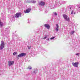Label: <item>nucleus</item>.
Segmentation results:
<instances>
[{"label": "nucleus", "instance_id": "obj_1", "mask_svg": "<svg viewBox=\"0 0 80 80\" xmlns=\"http://www.w3.org/2000/svg\"><path fill=\"white\" fill-rule=\"evenodd\" d=\"M5 47V42L4 41H1V44L0 46V49L2 50Z\"/></svg>", "mask_w": 80, "mask_h": 80}, {"label": "nucleus", "instance_id": "obj_2", "mask_svg": "<svg viewBox=\"0 0 80 80\" xmlns=\"http://www.w3.org/2000/svg\"><path fill=\"white\" fill-rule=\"evenodd\" d=\"M27 55V54L26 53H22L21 54H19L18 55V57H25Z\"/></svg>", "mask_w": 80, "mask_h": 80}, {"label": "nucleus", "instance_id": "obj_3", "mask_svg": "<svg viewBox=\"0 0 80 80\" xmlns=\"http://www.w3.org/2000/svg\"><path fill=\"white\" fill-rule=\"evenodd\" d=\"M14 61H9L8 62V65L9 67H10V66H12L14 64Z\"/></svg>", "mask_w": 80, "mask_h": 80}, {"label": "nucleus", "instance_id": "obj_4", "mask_svg": "<svg viewBox=\"0 0 80 80\" xmlns=\"http://www.w3.org/2000/svg\"><path fill=\"white\" fill-rule=\"evenodd\" d=\"M22 15V13L21 12H17L15 14L16 18H18L20 17Z\"/></svg>", "mask_w": 80, "mask_h": 80}, {"label": "nucleus", "instance_id": "obj_5", "mask_svg": "<svg viewBox=\"0 0 80 80\" xmlns=\"http://www.w3.org/2000/svg\"><path fill=\"white\" fill-rule=\"evenodd\" d=\"M72 65L75 67H78V64H79L78 62H75L74 63L73 62H72Z\"/></svg>", "mask_w": 80, "mask_h": 80}, {"label": "nucleus", "instance_id": "obj_6", "mask_svg": "<svg viewBox=\"0 0 80 80\" xmlns=\"http://www.w3.org/2000/svg\"><path fill=\"white\" fill-rule=\"evenodd\" d=\"M39 5H41V6H44L45 5V2L42 1H41L40 2H39Z\"/></svg>", "mask_w": 80, "mask_h": 80}, {"label": "nucleus", "instance_id": "obj_7", "mask_svg": "<svg viewBox=\"0 0 80 80\" xmlns=\"http://www.w3.org/2000/svg\"><path fill=\"white\" fill-rule=\"evenodd\" d=\"M44 26L45 27L47 28V29H50V25L47 24H46L44 25Z\"/></svg>", "mask_w": 80, "mask_h": 80}, {"label": "nucleus", "instance_id": "obj_8", "mask_svg": "<svg viewBox=\"0 0 80 80\" xmlns=\"http://www.w3.org/2000/svg\"><path fill=\"white\" fill-rule=\"evenodd\" d=\"M31 10V9L29 8L26 9V12H25V13H29V12H30V11Z\"/></svg>", "mask_w": 80, "mask_h": 80}, {"label": "nucleus", "instance_id": "obj_9", "mask_svg": "<svg viewBox=\"0 0 80 80\" xmlns=\"http://www.w3.org/2000/svg\"><path fill=\"white\" fill-rule=\"evenodd\" d=\"M56 26H57V27L55 29L56 31L57 32H58V25L56 24Z\"/></svg>", "mask_w": 80, "mask_h": 80}, {"label": "nucleus", "instance_id": "obj_10", "mask_svg": "<svg viewBox=\"0 0 80 80\" xmlns=\"http://www.w3.org/2000/svg\"><path fill=\"white\" fill-rule=\"evenodd\" d=\"M63 17L64 18V19H66L67 17H68V16L66 15V14H63L62 15Z\"/></svg>", "mask_w": 80, "mask_h": 80}, {"label": "nucleus", "instance_id": "obj_11", "mask_svg": "<svg viewBox=\"0 0 80 80\" xmlns=\"http://www.w3.org/2000/svg\"><path fill=\"white\" fill-rule=\"evenodd\" d=\"M3 22H1V21H0V27H3Z\"/></svg>", "mask_w": 80, "mask_h": 80}, {"label": "nucleus", "instance_id": "obj_12", "mask_svg": "<svg viewBox=\"0 0 80 80\" xmlns=\"http://www.w3.org/2000/svg\"><path fill=\"white\" fill-rule=\"evenodd\" d=\"M66 21H68V22H70V18L68 17L67 19H66Z\"/></svg>", "mask_w": 80, "mask_h": 80}, {"label": "nucleus", "instance_id": "obj_13", "mask_svg": "<svg viewBox=\"0 0 80 80\" xmlns=\"http://www.w3.org/2000/svg\"><path fill=\"white\" fill-rule=\"evenodd\" d=\"M75 33V31H72L70 32V35H73Z\"/></svg>", "mask_w": 80, "mask_h": 80}, {"label": "nucleus", "instance_id": "obj_14", "mask_svg": "<svg viewBox=\"0 0 80 80\" xmlns=\"http://www.w3.org/2000/svg\"><path fill=\"white\" fill-rule=\"evenodd\" d=\"M17 54V52H15L13 53V55H16Z\"/></svg>", "mask_w": 80, "mask_h": 80}, {"label": "nucleus", "instance_id": "obj_15", "mask_svg": "<svg viewBox=\"0 0 80 80\" xmlns=\"http://www.w3.org/2000/svg\"><path fill=\"white\" fill-rule=\"evenodd\" d=\"M28 49H30V48H32V46H30V47H29V46H28Z\"/></svg>", "mask_w": 80, "mask_h": 80}, {"label": "nucleus", "instance_id": "obj_16", "mask_svg": "<svg viewBox=\"0 0 80 80\" xmlns=\"http://www.w3.org/2000/svg\"><path fill=\"white\" fill-rule=\"evenodd\" d=\"M32 3H36V1H32Z\"/></svg>", "mask_w": 80, "mask_h": 80}, {"label": "nucleus", "instance_id": "obj_17", "mask_svg": "<svg viewBox=\"0 0 80 80\" xmlns=\"http://www.w3.org/2000/svg\"><path fill=\"white\" fill-rule=\"evenodd\" d=\"M53 13L55 14V15H57V13L56 12H53Z\"/></svg>", "mask_w": 80, "mask_h": 80}, {"label": "nucleus", "instance_id": "obj_18", "mask_svg": "<svg viewBox=\"0 0 80 80\" xmlns=\"http://www.w3.org/2000/svg\"><path fill=\"white\" fill-rule=\"evenodd\" d=\"M73 10H72L71 13V14H72V15H73Z\"/></svg>", "mask_w": 80, "mask_h": 80}, {"label": "nucleus", "instance_id": "obj_19", "mask_svg": "<svg viewBox=\"0 0 80 80\" xmlns=\"http://www.w3.org/2000/svg\"><path fill=\"white\" fill-rule=\"evenodd\" d=\"M47 36H45V37L43 38V39H46V38H47Z\"/></svg>", "mask_w": 80, "mask_h": 80}, {"label": "nucleus", "instance_id": "obj_20", "mask_svg": "<svg viewBox=\"0 0 80 80\" xmlns=\"http://www.w3.org/2000/svg\"><path fill=\"white\" fill-rule=\"evenodd\" d=\"M54 38H55V37H53L52 38H51L50 39L51 40H52V39H54Z\"/></svg>", "mask_w": 80, "mask_h": 80}, {"label": "nucleus", "instance_id": "obj_21", "mask_svg": "<svg viewBox=\"0 0 80 80\" xmlns=\"http://www.w3.org/2000/svg\"><path fill=\"white\" fill-rule=\"evenodd\" d=\"M28 68L30 69V70H31L32 69V67H28Z\"/></svg>", "mask_w": 80, "mask_h": 80}, {"label": "nucleus", "instance_id": "obj_22", "mask_svg": "<svg viewBox=\"0 0 80 80\" xmlns=\"http://www.w3.org/2000/svg\"><path fill=\"white\" fill-rule=\"evenodd\" d=\"M76 55H80V53H77L76 54Z\"/></svg>", "mask_w": 80, "mask_h": 80}, {"label": "nucleus", "instance_id": "obj_23", "mask_svg": "<svg viewBox=\"0 0 80 80\" xmlns=\"http://www.w3.org/2000/svg\"><path fill=\"white\" fill-rule=\"evenodd\" d=\"M68 17H67L65 19V20H66Z\"/></svg>", "mask_w": 80, "mask_h": 80}, {"label": "nucleus", "instance_id": "obj_24", "mask_svg": "<svg viewBox=\"0 0 80 80\" xmlns=\"http://www.w3.org/2000/svg\"><path fill=\"white\" fill-rule=\"evenodd\" d=\"M74 14H75V12H74Z\"/></svg>", "mask_w": 80, "mask_h": 80}, {"label": "nucleus", "instance_id": "obj_25", "mask_svg": "<svg viewBox=\"0 0 80 80\" xmlns=\"http://www.w3.org/2000/svg\"><path fill=\"white\" fill-rule=\"evenodd\" d=\"M70 9H72V8H70Z\"/></svg>", "mask_w": 80, "mask_h": 80}, {"label": "nucleus", "instance_id": "obj_26", "mask_svg": "<svg viewBox=\"0 0 80 80\" xmlns=\"http://www.w3.org/2000/svg\"><path fill=\"white\" fill-rule=\"evenodd\" d=\"M79 8H80V7H79Z\"/></svg>", "mask_w": 80, "mask_h": 80}]
</instances>
